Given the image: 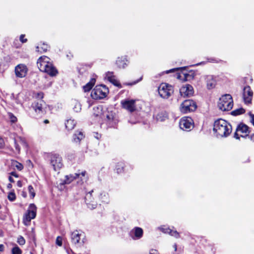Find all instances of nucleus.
<instances>
[{"label":"nucleus","instance_id":"f257e3e1","mask_svg":"<svg viewBox=\"0 0 254 254\" xmlns=\"http://www.w3.org/2000/svg\"><path fill=\"white\" fill-rule=\"evenodd\" d=\"M213 130L217 136L226 137L231 133L232 126L225 120L219 119L215 121Z\"/></svg>","mask_w":254,"mask_h":254},{"label":"nucleus","instance_id":"f03ea898","mask_svg":"<svg viewBox=\"0 0 254 254\" xmlns=\"http://www.w3.org/2000/svg\"><path fill=\"white\" fill-rule=\"evenodd\" d=\"M37 66L40 71L47 73L51 76H55L58 73L56 68L50 62V59L47 56H42L38 60Z\"/></svg>","mask_w":254,"mask_h":254},{"label":"nucleus","instance_id":"7ed1b4c3","mask_svg":"<svg viewBox=\"0 0 254 254\" xmlns=\"http://www.w3.org/2000/svg\"><path fill=\"white\" fill-rule=\"evenodd\" d=\"M233 106L232 97L230 94H225L220 98L218 103V107L223 111H230Z\"/></svg>","mask_w":254,"mask_h":254},{"label":"nucleus","instance_id":"20e7f679","mask_svg":"<svg viewBox=\"0 0 254 254\" xmlns=\"http://www.w3.org/2000/svg\"><path fill=\"white\" fill-rule=\"evenodd\" d=\"M109 93L108 88L104 85H99L95 87L91 93V97L95 100L103 99Z\"/></svg>","mask_w":254,"mask_h":254},{"label":"nucleus","instance_id":"39448f33","mask_svg":"<svg viewBox=\"0 0 254 254\" xmlns=\"http://www.w3.org/2000/svg\"><path fill=\"white\" fill-rule=\"evenodd\" d=\"M197 108L196 103L192 100H186L180 105V111L183 114L194 111Z\"/></svg>","mask_w":254,"mask_h":254},{"label":"nucleus","instance_id":"423d86ee","mask_svg":"<svg viewBox=\"0 0 254 254\" xmlns=\"http://www.w3.org/2000/svg\"><path fill=\"white\" fill-rule=\"evenodd\" d=\"M36 208L34 204L31 203L29 205V208L24 214L23 218V222L25 225H29L31 220L35 218Z\"/></svg>","mask_w":254,"mask_h":254},{"label":"nucleus","instance_id":"0eeeda50","mask_svg":"<svg viewBox=\"0 0 254 254\" xmlns=\"http://www.w3.org/2000/svg\"><path fill=\"white\" fill-rule=\"evenodd\" d=\"M173 92V87L167 83H162L158 88V93L163 98H168Z\"/></svg>","mask_w":254,"mask_h":254},{"label":"nucleus","instance_id":"6e6552de","mask_svg":"<svg viewBox=\"0 0 254 254\" xmlns=\"http://www.w3.org/2000/svg\"><path fill=\"white\" fill-rule=\"evenodd\" d=\"M86 172L83 171L81 173H75L74 174H70L65 176V179L60 180L59 185L60 186L61 189H62L65 185L69 184L74 180L77 178L81 179L82 177H84L85 175Z\"/></svg>","mask_w":254,"mask_h":254},{"label":"nucleus","instance_id":"1a4fd4ad","mask_svg":"<svg viewBox=\"0 0 254 254\" xmlns=\"http://www.w3.org/2000/svg\"><path fill=\"white\" fill-rule=\"evenodd\" d=\"M181 129L185 131H190L193 127V122L190 117L182 118L179 123Z\"/></svg>","mask_w":254,"mask_h":254},{"label":"nucleus","instance_id":"9d476101","mask_svg":"<svg viewBox=\"0 0 254 254\" xmlns=\"http://www.w3.org/2000/svg\"><path fill=\"white\" fill-rule=\"evenodd\" d=\"M105 121L107 126L109 127H115L118 122L115 114L112 112L108 111L105 113Z\"/></svg>","mask_w":254,"mask_h":254},{"label":"nucleus","instance_id":"9b49d317","mask_svg":"<svg viewBox=\"0 0 254 254\" xmlns=\"http://www.w3.org/2000/svg\"><path fill=\"white\" fill-rule=\"evenodd\" d=\"M50 163L56 171L59 170L63 165L62 157L56 154L51 155Z\"/></svg>","mask_w":254,"mask_h":254},{"label":"nucleus","instance_id":"f8f14e48","mask_svg":"<svg viewBox=\"0 0 254 254\" xmlns=\"http://www.w3.org/2000/svg\"><path fill=\"white\" fill-rule=\"evenodd\" d=\"M14 70L17 77L23 78L27 75L28 68L25 64H19L15 66Z\"/></svg>","mask_w":254,"mask_h":254},{"label":"nucleus","instance_id":"ddd939ff","mask_svg":"<svg viewBox=\"0 0 254 254\" xmlns=\"http://www.w3.org/2000/svg\"><path fill=\"white\" fill-rule=\"evenodd\" d=\"M243 99L245 104L251 103L253 96V92L250 86H247L243 89Z\"/></svg>","mask_w":254,"mask_h":254},{"label":"nucleus","instance_id":"4468645a","mask_svg":"<svg viewBox=\"0 0 254 254\" xmlns=\"http://www.w3.org/2000/svg\"><path fill=\"white\" fill-rule=\"evenodd\" d=\"M180 94L184 97H190L193 94V88L191 85L186 84L180 89Z\"/></svg>","mask_w":254,"mask_h":254},{"label":"nucleus","instance_id":"2eb2a0df","mask_svg":"<svg viewBox=\"0 0 254 254\" xmlns=\"http://www.w3.org/2000/svg\"><path fill=\"white\" fill-rule=\"evenodd\" d=\"M135 102L134 100H124L121 101V104L123 108L132 112L135 110Z\"/></svg>","mask_w":254,"mask_h":254},{"label":"nucleus","instance_id":"dca6fc26","mask_svg":"<svg viewBox=\"0 0 254 254\" xmlns=\"http://www.w3.org/2000/svg\"><path fill=\"white\" fill-rule=\"evenodd\" d=\"M83 237H84V234L82 233H80L77 230H75L71 233V240L72 243L74 244H83L84 241L83 240L80 241V239Z\"/></svg>","mask_w":254,"mask_h":254},{"label":"nucleus","instance_id":"f3484780","mask_svg":"<svg viewBox=\"0 0 254 254\" xmlns=\"http://www.w3.org/2000/svg\"><path fill=\"white\" fill-rule=\"evenodd\" d=\"M129 235L132 239L138 240L142 237L143 230L140 227H136L130 231Z\"/></svg>","mask_w":254,"mask_h":254},{"label":"nucleus","instance_id":"a211bd4d","mask_svg":"<svg viewBox=\"0 0 254 254\" xmlns=\"http://www.w3.org/2000/svg\"><path fill=\"white\" fill-rule=\"evenodd\" d=\"M45 104L42 99L35 100L32 104V107L37 113H41L43 112V106Z\"/></svg>","mask_w":254,"mask_h":254},{"label":"nucleus","instance_id":"6ab92c4d","mask_svg":"<svg viewBox=\"0 0 254 254\" xmlns=\"http://www.w3.org/2000/svg\"><path fill=\"white\" fill-rule=\"evenodd\" d=\"M106 78L108 80L112 83L115 86L118 87L119 88H121L122 86L118 80L116 78V76L114 75L113 72H108L106 73Z\"/></svg>","mask_w":254,"mask_h":254},{"label":"nucleus","instance_id":"aec40b11","mask_svg":"<svg viewBox=\"0 0 254 254\" xmlns=\"http://www.w3.org/2000/svg\"><path fill=\"white\" fill-rule=\"evenodd\" d=\"M128 61L126 56L118 57L116 60V64L119 68H125L127 66Z\"/></svg>","mask_w":254,"mask_h":254},{"label":"nucleus","instance_id":"412c9836","mask_svg":"<svg viewBox=\"0 0 254 254\" xmlns=\"http://www.w3.org/2000/svg\"><path fill=\"white\" fill-rule=\"evenodd\" d=\"M206 82L207 84V87L208 89H211L215 87L216 84V80L215 77L213 75H207L206 77Z\"/></svg>","mask_w":254,"mask_h":254},{"label":"nucleus","instance_id":"4be33fe9","mask_svg":"<svg viewBox=\"0 0 254 254\" xmlns=\"http://www.w3.org/2000/svg\"><path fill=\"white\" fill-rule=\"evenodd\" d=\"M84 137V135L83 132L81 131L77 130L73 134L72 141L76 143H79Z\"/></svg>","mask_w":254,"mask_h":254},{"label":"nucleus","instance_id":"5701e85b","mask_svg":"<svg viewBox=\"0 0 254 254\" xmlns=\"http://www.w3.org/2000/svg\"><path fill=\"white\" fill-rule=\"evenodd\" d=\"M99 198L104 203L108 204L110 201V196L108 192L105 191H102L99 195Z\"/></svg>","mask_w":254,"mask_h":254},{"label":"nucleus","instance_id":"b1692460","mask_svg":"<svg viewBox=\"0 0 254 254\" xmlns=\"http://www.w3.org/2000/svg\"><path fill=\"white\" fill-rule=\"evenodd\" d=\"M76 125V122L71 119L67 120L65 122V128L68 130L73 129Z\"/></svg>","mask_w":254,"mask_h":254},{"label":"nucleus","instance_id":"393cba45","mask_svg":"<svg viewBox=\"0 0 254 254\" xmlns=\"http://www.w3.org/2000/svg\"><path fill=\"white\" fill-rule=\"evenodd\" d=\"M236 131H240L242 133H250L248 126L243 123H241L238 126Z\"/></svg>","mask_w":254,"mask_h":254},{"label":"nucleus","instance_id":"a878e982","mask_svg":"<svg viewBox=\"0 0 254 254\" xmlns=\"http://www.w3.org/2000/svg\"><path fill=\"white\" fill-rule=\"evenodd\" d=\"M49 48L50 47L47 44L43 43L38 45L36 49L37 52L42 53L47 52Z\"/></svg>","mask_w":254,"mask_h":254},{"label":"nucleus","instance_id":"bb28decb","mask_svg":"<svg viewBox=\"0 0 254 254\" xmlns=\"http://www.w3.org/2000/svg\"><path fill=\"white\" fill-rule=\"evenodd\" d=\"M71 105L73 106L72 108L75 112L78 113L81 111V105L78 101L76 100H72Z\"/></svg>","mask_w":254,"mask_h":254},{"label":"nucleus","instance_id":"cd10ccee","mask_svg":"<svg viewBox=\"0 0 254 254\" xmlns=\"http://www.w3.org/2000/svg\"><path fill=\"white\" fill-rule=\"evenodd\" d=\"M95 79L91 78L90 81L88 82L85 85L83 86V90L85 92L89 91L95 83Z\"/></svg>","mask_w":254,"mask_h":254},{"label":"nucleus","instance_id":"c85d7f7f","mask_svg":"<svg viewBox=\"0 0 254 254\" xmlns=\"http://www.w3.org/2000/svg\"><path fill=\"white\" fill-rule=\"evenodd\" d=\"M11 166L14 169L21 171L23 169V165L16 160H11Z\"/></svg>","mask_w":254,"mask_h":254},{"label":"nucleus","instance_id":"c756f323","mask_svg":"<svg viewBox=\"0 0 254 254\" xmlns=\"http://www.w3.org/2000/svg\"><path fill=\"white\" fill-rule=\"evenodd\" d=\"M245 112V110L243 108H240L233 111L231 112V115L233 116H238L244 114Z\"/></svg>","mask_w":254,"mask_h":254},{"label":"nucleus","instance_id":"7c9ffc66","mask_svg":"<svg viewBox=\"0 0 254 254\" xmlns=\"http://www.w3.org/2000/svg\"><path fill=\"white\" fill-rule=\"evenodd\" d=\"M93 192V190L88 192L85 196V201L86 203L90 202L93 199L92 197V193Z\"/></svg>","mask_w":254,"mask_h":254},{"label":"nucleus","instance_id":"2f4dec72","mask_svg":"<svg viewBox=\"0 0 254 254\" xmlns=\"http://www.w3.org/2000/svg\"><path fill=\"white\" fill-rule=\"evenodd\" d=\"M8 115L11 123H15L17 122V118L12 113H8Z\"/></svg>","mask_w":254,"mask_h":254},{"label":"nucleus","instance_id":"473e14b6","mask_svg":"<svg viewBox=\"0 0 254 254\" xmlns=\"http://www.w3.org/2000/svg\"><path fill=\"white\" fill-rule=\"evenodd\" d=\"M22 251L17 246L14 247L12 249V254H21Z\"/></svg>","mask_w":254,"mask_h":254},{"label":"nucleus","instance_id":"72a5a7b5","mask_svg":"<svg viewBox=\"0 0 254 254\" xmlns=\"http://www.w3.org/2000/svg\"><path fill=\"white\" fill-rule=\"evenodd\" d=\"M123 166L122 163H118L116 166V171L117 173L119 174L123 171Z\"/></svg>","mask_w":254,"mask_h":254},{"label":"nucleus","instance_id":"f704fd0d","mask_svg":"<svg viewBox=\"0 0 254 254\" xmlns=\"http://www.w3.org/2000/svg\"><path fill=\"white\" fill-rule=\"evenodd\" d=\"M28 191L32 198H33L35 195V193L32 186L30 185L28 186Z\"/></svg>","mask_w":254,"mask_h":254},{"label":"nucleus","instance_id":"c9c22d12","mask_svg":"<svg viewBox=\"0 0 254 254\" xmlns=\"http://www.w3.org/2000/svg\"><path fill=\"white\" fill-rule=\"evenodd\" d=\"M17 243L20 245H23L25 244V239H24V238L22 236H19L18 238V239H17Z\"/></svg>","mask_w":254,"mask_h":254},{"label":"nucleus","instance_id":"e433bc0d","mask_svg":"<svg viewBox=\"0 0 254 254\" xmlns=\"http://www.w3.org/2000/svg\"><path fill=\"white\" fill-rule=\"evenodd\" d=\"M185 68H186V67H179V68H172V69H171L170 70L165 71V72L166 73H171V72H173L175 71H177V70H178L179 69H184Z\"/></svg>","mask_w":254,"mask_h":254},{"label":"nucleus","instance_id":"4c0bfd02","mask_svg":"<svg viewBox=\"0 0 254 254\" xmlns=\"http://www.w3.org/2000/svg\"><path fill=\"white\" fill-rule=\"evenodd\" d=\"M15 194L14 192H10L9 193L8 195V199L10 200V201H13L15 199Z\"/></svg>","mask_w":254,"mask_h":254},{"label":"nucleus","instance_id":"58836bf2","mask_svg":"<svg viewBox=\"0 0 254 254\" xmlns=\"http://www.w3.org/2000/svg\"><path fill=\"white\" fill-rule=\"evenodd\" d=\"M170 235L172 236L175 237L176 238H179L180 237L179 233L176 230H171V233Z\"/></svg>","mask_w":254,"mask_h":254},{"label":"nucleus","instance_id":"ea45409f","mask_svg":"<svg viewBox=\"0 0 254 254\" xmlns=\"http://www.w3.org/2000/svg\"><path fill=\"white\" fill-rule=\"evenodd\" d=\"M14 147H15L16 151L18 153H19L20 151V147L19 146V145L18 144V143H17V141L15 139H14Z\"/></svg>","mask_w":254,"mask_h":254},{"label":"nucleus","instance_id":"a19ab883","mask_svg":"<svg viewBox=\"0 0 254 254\" xmlns=\"http://www.w3.org/2000/svg\"><path fill=\"white\" fill-rule=\"evenodd\" d=\"M88 207L90 209H93L96 208L97 204L95 203H91L90 202L86 203Z\"/></svg>","mask_w":254,"mask_h":254},{"label":"nucleus","instance_id":"79ce46f5","mask_svg":"<svg viewBox=\"0 0 254 254\" xmlns=\"http://www.w3.org/2000/svg\"><path fill=\"white\" fill-rule=\"evenodd\" d=\"M56 244L59 246L62 245V238L60 236H58L56 239Z\"/></svg>","mask_w":254,"mask_h":254},{"label":"nucleus","instance_id":"37998d69","mask_svg":"<svg viewBox=\"0 0 254 254\" xmlns=\"http://www.w3.org/2000/svg\"><path fill=\"white\" fill-rule=\"evenodd\" d=\"M162 231L164 233L170 234L171 233V229L169 228H161Z\"/></svg>","mask_w":254,"mask_h":254},{"label":"nucleus","instance_id":"c03bdc74","mask_svg":"<svg viewBox=\"0 0 254 254\" xmlns=\"http://www.w3.org/2000/svg\"><path fill=\"white\" fill-rule=\"evenodd\" d=\"M24 37L25 35L24 34H22L20 36V41L23 43H26L27 41V39L24 38Z\"/></svg>","mask_w":254,"mask_h":254},{"label":"nucleus","instance_id":"a18cd8bd","mask_svg":"<svg viewBox=\"0 0 254 254\" xmlns=\"http://www.w3.org/2000/svg\"><path fill=\"white\" fill-rule=\"evenodd\" d=\"M162 115V113L158 114L156 116V119L158 121H163L165 120V119L162 118L161 117V115Z\"/></svg>","mask_w":254,"mask_h":254},{"label":"nucleus","instance_id":"49530a36","mask_svg":"<svg viewBox=\"0 0 254 254\" xmlns=\"http://www.w3.org/2000/svg\"><path fill=\"white\" fill-rule=\"evenodd\" d=\"M141 80H142V77H141L138 80H137L136 81H134L132 83H127V84L128 85H133V84H135L136 83H138V82H139Z\"/></svg>","mask_w":254,"mask_h":254},{"label":"nucleus","instance_id":"de8ad7c7","mask_svg":"<svg viewBox=\"0 0 254 254\" xmlns=\"http://www.w3.org/2000/svg\"><path fill=\"white\" fill-rule=\"evenodd\" d=\"M4 146V141L3 139L0 137V148H1Z\"/></svg>","mask_w":254,"mask_h":254},{"label":"nucleus","instance_id":"09e8293b","mask_svg":"<svg viewBox=\"0 0 254 254\" xmlns=\"http://www.w3.org/2000/svg\"><path fill=\"white\" fill-rule=\"evenodd\" d=\"M149 254H159L158 253L157 251H156V250L152 249V250H150Z\"/></svg>","mask_w":254,"mask_h":254},{"label":"nucleus","instance_id":"8fccbe9b","mask_svg":"<svg viewBox=\"0 0 254 254\" xmlns=\"http://www.w3.org/2000/svg\"><path fill=\"white\" fill-rule=\"evenodd\" d=\"M10 175L11 176H14L15 178L18 177V175L15 172H11V173H10Z\"/></svg>","mask_w":254,"mask_h":254},{"label":"nucleus","instance_id":"3c124183","mask_svg":"<svg viewBox=\"0 0 254 254\" xmlns=\"http://www.w3.org/2000/svg\"><path fill=\"white\" fill-rule=\"evenodd\" d=\"M238 131H236L235 134H234V137L237 139H240V136L239 135V134H238L237 133Z\"/></svg>","mask_w":254,"mask_h":254},{"label":"nucleus","instance_id":"603ef678","mask_svg":"<svg viewBox=\"0 0 254 254\" xmlns=\"http://www.w3.org/2000/svg\"><path fill=\"white\" fill-rule=\"evenodd\" d=\"M17 185L18 187L19 188H21L22 187V182L21 181H18L17 182Z\"/></svg>","mask_w":254,"mask_h":254},{"label":"nucleus","instance_id":"864d4df0","mask_svg":"<svg viewBox=\"0 0 254 254\" xmlns=\"http://www.w3.org/2000/svg\"><path fill=\"white\" fill-rule=\"evenodd\" d=\"M4 247L3 245L0 244V252H2L4 251Z\"/></svg>","mask_w":254,"mask_h":254},{"label":"nucleus","instance_id":"5fc2aeb1","mask_svg":"<svg viewBox=\"0 0 254 254\" xmlns=\"http://www.w3.org/2000/svg\"><path fill=\"white\" fill-rule=\"evenodd\" d=\"M8 180H9V182L10 183H14V181L13 179L12 178V177L11 176H9V177Z\"/></svg>","mask_w":254,"mask_h":254},{"label":"nucleus","instance_id":"6e6d98bb","mask_svg":"<svg viewBox=\"0 0 254 254\" xmlns=\"http://www.w3.org/2000/svg\"><path fill=\"white\" fill-rule=\"evenodd\" d=\"M96 136H95V137L97 139H99L100 137H101V135L100 134H99L98 133H96Z\"/></svg>","mask_w":254,"mask_h":254},{"label":"nucleus","instance_id":"4d7b16f0","mask_svg":"<svg viewBox=\"0 0 254 254\" xmlns=\"http://www.w3.org/2000/svg\"><path fill=\"white\" fill-rule=\"evenodd\" d=\"M250 138H251V140L254 141V133L251 135Z\"/></svg>","mask_w":254,"mask_h":254},{"label":"nucleus","instance_id":"13d9d810","mask_svg":"<svg viewBox=\"0 0 254 254\" xmlns=\"http://www.w3.org/2000/svg\"><path fill=\"white\" fill-rule=\"evenodd\" d=\"M173 248H174V251H177V244H175L174 245V246H173Z\"/></svg>","mask_w":254,"mask_h":254},{"label":"nucleus","instance_id":"bf43d9fd","mask_svg":"<svg viewBox=\"0 0 254 254\" xmlns=\"http://www.w3.org/2000/svg\"><path fill=\"white\" fill-rule=\"evenodd\" d=\"M38 96L40 98H42L43 97V93H40L38 94Z\"/></svg>","mask_w":254,"mask_h":254},{"label":"nucleus","instance_id":"052dcab7","mask_svg":"<svg viewBox=\"0 0 254 254\" xmlns=\"http://www.w3.org/2000/svg\"><path fill=\"white\" fill-rule=\"evenodd\" d=\"M19 138L20 139V140L22 141V142H23L24 144L26 145V142H25L24 140H23V139H22V138H21V137H19Z\"/></svg>","mask_w":254,"mask_h":254},{"label":"nucleus","instance_id":"680f3d73","mask_svg":"<svg viewBox=\"0 0 254 254\" xmlns=\"http://www.w3.org/2000/svg\"><path fill=\"white\" fill-rule=\"evenodd\" d=\"M7 188H8V189H10V188H12V185H11V184H8L7 185Z\"/></svg>","mask_w":254,"mask_h":254},{"label":"nucleus","instance_id":"e2e57ef3","mask_svg":"<svg viewBox=\"0 0 254 254\" xmlns=\"http://www.w3.org/2000/svg\"><path fill=\"white\" fill-rule=\"evenodd\" d=\"M44 123L45 124H47V123H49V121L48 120H44Z\"/></svg>","mask_w":254,"mask_h":254},{"label":"nucleus","instance_id":"0e129e2a","mask_svg":"<svg viewBox=\"0 0 254 254\" xmlns=\"http://www.w3.org/2000/svg\"><path fill=\"white\" fill-rule=\"evenodd\" d=\"M181 77V75L180 74H178L177 75V78H180Z\"/></svg>","mask_w":254,"mask_h":254},{"label":"nucleus","instance_id":"69168bd1","mask_svg":"<svg viewBox=\"0 0 254 254\" xmlns=\"http://www.w3.org/2000/svg\"><path fill=\"white\" fill-rule=\"evenodd\" d=\"M241 136L242 137H245V136H244V135H241Z\"/></svg>","mask_w":254,"mask_h":254},{"label":"nucleus","instance_id":"338daca9","mask_svg":"<svg viewBox=\"0 0 254 254\" xmlns=\"http://www.w3.org/2000/svg\"><path fill=\"white\" fill-rule=\"evenodd\" d=\"M30 254H33L32 252H30Z\"/></svg>","mask_w":254,"mask_h":254},{"label":"nucleus","instance_id":"774afa93","mask_svg":"<svg viewBox=\"0 0 254 254\" xmlns=\"http://www.w3.org/2000/svg\"><path fill=\"white\" fill-rule=\"evenodd\" d=\"M73 254H75L74 252H72Z\"/></svg>","mask_w":254,"mask_h":254}]
</instances>
